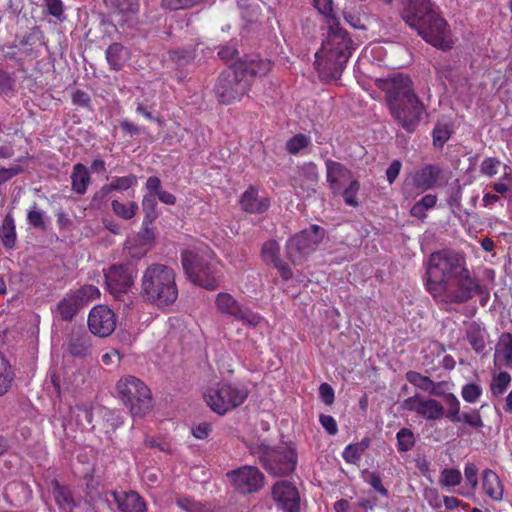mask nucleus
I'll list each match as a JSON object with an SVG mask.
<instances>
[{
	"label": "nucleus",
	"instance_id": "obj_30",
	"mask_svg": "<svg viewBox=\"0 0 512 512\" xmlns=\"http://www.w3.org/2000/svg\"><path fill=\"white\" fill-rule=\"evenodd\" d=\"M478 467L475 463L468 462L465 464L464 467V476L466 480V486L468 488H463L458 491V493L465 497L470 498L474 495L476 488L479 484V477H478Z\"/></svg>",
	"mask_w": 512,
	"mask_h": 512
},
{
	"label": "nucleus",
	"instance_id": "obj_61",
	"mask_svg": "<svg viewBox=\"0 0 512 512\" xmlns=\"http://www.w3.org/2000/svg\"><path fill=\"white\" fill-rule=\"evenodd\" d=\"M147 189L146 194H152V197L157 199L160 193H163L165 190L162 189L161 180L157 176H150L145 184Z\"/></svg>",
	"mask_w": 512,
	"mask_h": 512
},
{
	"label": "nucleus",
	"instance_id": "obj_11",
	"mask_svg": "<svg viewBox=\"0 0 512 512\" xmlns=\"http://www.w3.org/2000/svg\"><path fill=\"white\" fill-rule=\"evenodd\" d=\"M325 231L318 225H311L291 237L286 244V256L293 264L302 263L324 238Z\"/></svg>",
	"mask_w": 512,
	"mask_h": 512
},
{
	"label": "nucleus",
	"instance_id": "obj_52",
	"mask_svg": "<svg viewBox=\"0 0 512 512\" xmlns=\"http://www.w3.org/2000/svg\"><path fill=\"white\" fill-rule=\"evenodd\" d=\"M460 423L467 424L468 426L476 429L484 426L482 416L478 409H471L469 412L462 413Z\"/></svg>",
	"mask_w": 512,
	"mask_h": 512
},
{
	"label": "nucleus",
	"instance_id": "obj_46",
	"mask_svg": "<svg viewBox=\"0 0 512 512\" xmlns=\"http://www.w3.org/2000/svg\"><path fill=\"white\" fill-rule=\"evenodd\" d=\"M498 348L500 349L504 364L507 367L512 366V334L504 332L499 338Z\"/></svg>",
	"mask_w": 512,
	"mask_h": 512
},
{
	"label": "nucleus",
	"instance_id": "obj_1",
	"mask_svg": "<svg viewBox=\"0 0 512 512\" xmlns=\"http://www.w3.org/2000/svg\"><path fill=\"white\" fill-rule=\"evenodd\" d=\"M424 286L436 302L443 304L466 303L483 290L468 269L465 256L448 249L429 256Z\"/></svg>",
	"mask_w": 512,
	"mask_h": 512
},
{
	"label": "nucleus",
	"instance_id": "obj_29",
	"mask_svg": "<svg viewBox=\"0 0 512 512\" xmlns=\"http://www.w3.org/2000/svg\"><path fill=\"white\" fill-rule=\"evenodd\" d=\"M90 175L88 169L82 163H77L73 166L71 174L72 190L77 194H84L90 183Z\"/></svg>",
	"mask_w": 512,
	"mask_h": 512
},
{
	"label": "nucleus",
	"instance_id": "obj_57",
	"mask_svg": "<svg viewBox=\"0 0 512 512\" xmlns=\"http://www.w3.org/2000/svg\"><path fill=\"white\" fill-rule=\"evenodd\" d=\"M423 399L424 398H422L420 395L416 394L414 396L404 399L400 407L404 411L414 412L419 415Z\"/></svg>",
	"mask_w": 512,
	"mask_h": 512
},
{
	"label": "nucleus",
	"instance_id": "obj_60",
	"mask_svg": "<svg viewBox=\"0 0 512 512\" xmlns=\"http://www.w3.org/2000/svg\"><path fill=\"white\" fill-rule=\"evenodd\" d=\"M136 182L137 178L133 174L123 177H115L112 180V188H114L115 191H125L130 187L134 186Z\"/></svg>",
	"mask_w": 512,
	"mask_h": 512
},
{
	"label": "nucleus",
	"instance_id": "obj_45",
	"mask_svg": "<svg viewBox=\"0 0 512 512\" xmlns=\"http://www.w3.org/2000/svg\"><path fill=\"white\" fill-rule=\"evenodd\" d=\"M194 52L188 49L171 50L168 52V59L178 67H184L193 62Z\"/></svg>",
	"mask_w": 512,
	"mask_h": 512
},
{
	"label": "nucleus",
	"instance_id": "obj_20",
	"mask_svg": "<svg viewBox=\"0 0 512 512\" xmlns=\"http://www.w3.org/2000/svg\"><path fill=\"white\" fill-rule=\"evenodd\" d=\"M106 501L115 503L120 512H146L144 500L134 491H111Z\"/></svg>",
	"mask_w": 512,
	"mask_h": 512
},
{
	"label": "nucleus",
	"instance_id": "obj_26",
	"mask_svg": "<svg viewBox=\"0 0 512 512\" xmlns=\"http://www.w3.org/2000/svg\"><path fill=\"white\" fill-rule=\"evenodd\" d=\"M82 308V305L70 291L57 304L56 312L58 313L61 320L71 321Z\"/></svg>",
	"mask_w": 512,
	"mask_h": 512
},
{
	"label": "nucleus",
	"instance_id": "obj_64",
	"mask_svg": "<svg viewBox=\"0 0 512 512\" xmlns=\"http://www.w3.org/2000/svg\"><path fill=\"white\" fill-rule=\"evenodd\" d=\"M402 168V163L399 160H393L386 170V177L389 184H393L398 177Z\"/></svg>",
	"mask_w": 512,
	"mask_h": 512
},
{
	"label": "nucleus",
	"instance_id": "obj_5",
	"mask_svg": "<svg viewBox=\"0 0 512 512\" xmlns=\"http://www.w3.org/2000/svg\"><path fill=\"white\" fill-rule=\"evenodd\" d=\"M351 39L347 35L342 39H330L322 43L321 50L315 54V69L323 81L336 80L340 77L349 57L351 56Z\"/></svg>",
	"mask_w": 512,
	"mask_h": 512
},
{
	"label": "nucleus",
	"instance_id": "obj_28",
	"mask_svg": "<svg viewBox=\"0 0 512 512\" xmlns=\"http://www.w3.org/2000/svg\"><path fill=\"white\" fill-rule=\"evenodd\" d=\"M318 178L317 166L313 163H306L299 169L295 183L302 188L314 191Z\"/></svg>",
	"mask_w": 512,
	"mask_h": 512
},
{
	"label": "nucleus",
	"instance_id": "obj_21",
	"mask_svg": "<svg viewBox=\"0 0 512 512\" xmlns=\"http://www.w3.org/2000/svg\"><path fill=\"white\" fill-rule=\"evenodd\" d=\"M241 209L250 214H262L270 207V200L265 196L259 195V191L254 186H249L239 199Z\"/></svg>",
	"mask_w": 512,
	"mask_h": 512
},
{
	"label": "nucleus",
	"instance_id": "obj_63",
	"mask_svg": "<svg viewBox=\"0 0 512 512\" xmlns=\"http://www.w3.org/2000/svg\"><path fill=\"white\" fill-rule=\"evenodd\" d=\"M319 395L326 405L334 402V390L328 383H322L319 387Z\"/></svg>",
	"mask_w": 512,
	"mask_h": 512
},
{
	"label": "nucleus",
	"instance_id": "obj_18",
	"mask_svg": "<svg viewBox=\"0 0 512 512\" xmlns=\"http://www.w3.org/2000/svg\"><path fill=\"white\" fill-rule=\"evenodd\" d=\"M441 169L437 165L428 164L415 170L405 181V187L411 185L415 190L423 193L432 189L439 180Z\"/></svg>",
	"mask_w": 512,
	"mask_h": 512
},
{
	"label": "nucleus",
	"instance_id": "obj_7",
	"mask_svg": "<svg viewBox=\"0 0 512 512\" xmlns=\"http://www.w3.org/2000/svg\"><path fill=\"white\" fill-rule=\"evenodd\" d=\"M116 390L133 417L141 418L152 410V393L139 378L132 375L120 378Z\"/></svg>",
	"mask_w": 512,
	"mask_h": 512
},
{
	"label": "nucleus",
	"instance_id": "obj_56",
	"mask_svg": "<svg viewBox=\"0 0 512 512\" xmlns=\"http://www.w3.org/2000/svg\"><path fill=\"white\" fill-rule=\"evenodd\" d=\"M450 385L447 381L435 382L432 380L428 394L435 397H441L443 400L450 395Z\"/></svg>",
	"mask_w": 512,
	"mask_h": 512
},
{
	"label": "nucleus",
	"instance_id": "obj_37",
	"mask_svg": "<svg viewBox=\"0 0 512 512\" xmlns=\"http://www.w3.org/2000/svg\"><path fill=\"white\" fill-rule=\"evenodd\" d=\"M113 212L124 220L132 219L138 212L139 206L136 202L132 201L124 204L118 200H113L111 203Z\"/></svg>",
	"mask_w": 512,
	"mask_h": 512
},
{
	"label": "nucleus",
	"instance_id": "obj_32",
	"mask_svg": "<svg viewBox=\"0 0 512 512\" xmlns=\"http://www.w3.org/2000/svg\"><path fill=\"white\" fill-rule=\"evenodd\" d=\"M512 377L507 371L493 373L489 384L490 392L494 397L502 396L509 388Z\"/></svg>",
	"mask_w": 512,
	"mask_h": 512
},
{
	"label": "nucleus",
	"instance_id": "obj_43",
	"mask_svg": "<svg viewBox=\"0 0 512 512\" xmlns=\"http://www.w3.org/2000/svg\"><path fill=\"white\" fill-rule=\"evenodd\" d=\"M482 394L483 388L474 382L466 383L461 388L462 399L470 404L476 403L482 397Z\"/></svg>",
	"mask_w": 512,
	"mask_h": 512
},
{
	"label": "nucleus",
	"instance_id": "obj_25",
	"mask_svg": "<svg viewBox=\"0 0 512 512\" xmlns=\"http://www.w3.org/2000/svg\"><path fill=\"white\" fill-rule=\"evenodd\" d=\"M243 77L250 81L255 77H262L269 73L272 64L267 59L253 58L244 62H238L234 65Z\"/></svg>",
	"mask_w": 512,
	"mask_h": 512
},
{
	"label": "nucleus",
	"instance_id": "obj_50",
	"mask_svg": "<svg viewBox=\"0 0 512 512\" xmlns=\"http://www.w3.org/2000/svg\"><path fill=\"white\" fill-rule=\"evenodd\" d=\"M40 2L47 15L62 20L64 15V3L62 0H40Z\"/></svg>",
	"mask_w": 512,
	"mask_h": 512
},
{
	"label": "nucleus",
	"instance_id": "obj_13",
	"mask_svg": "<svg viewBox=\"0 0 512 512\" xmlns=\"http://www.w3.org/2000/svg\"><path fill=\"white\" fill-rule=\"evenodd\" d=\"M327 181L334 195L343 196L345 202L352 206V173L343 164L327 160Z\"/></svg>",
	"mask_w": 512,
	"mask_h": 512
},
{
	"label": "nucleus",
	"instance_id": "obj_22",
	"mask_svg": "<svg viewBox=\"0 0 512 512\" xmlns=\"http://www.w3.org/2000/svg\"><path fill=\"white\" fill-rule=\"evenodd\" d=\"M314 7L323 15L325 22L328 24L327 36L330 39H344L348 33L339 27V23L335 18L332 7V0H313Z\"/></svg>",
	"mask_w": 512,
	"mask_h": 512
},
{
	"label": "nucleus",
	"instance_id": "obj_31",
	"mask_svg": "<svg viewBox=\"0 0 512 512\" xmlns=\"http://www.w3.org/2000/svg\"><path fill=\"white\" fill-rule=\"evenodd\" d=\"M445 415L444 406L434 398L423 399L419 416L426 420H440Z\"/></svg>",
	"mask_w": 512,
	"mask_h": 512
},
{
	"label": "nucleus",
	"instance_id": "obj_4",
	"mask_svg": "<svg viewBox=\"0 0 512 512\" xmlns=\"http://www.w3.org/2000/svg\"><path fill=\"white\" fill-rule=\"evenodd\" d=\"M141 296L159 308L172 305L178 298L175 271L164 264L149 265L141 279Z\"/></svg>",
	"mask_w": 512,
	"mask_h": 512
},
{
	"label": "nucleus",
	"instance_id": "obj_36",
	"mask_svg": "<svg viewBox=\"0 0 512 512\" xmlns=\"http://www.w3.org/2000/svg\"><path fill=\"white\" fill-rule=\"evenodd\" d=\"M463 480L462 473L457 468H444L439 477L442 487L453 488L459 486Z\"/></svg>",
	"mask_w": 512,
	"mask_h": 512
},
{
	"label": "nucleus",
	"instance_id": "obj_47",
	"mask_svg": "<svg viewBox=\"0 0 512 512\" xmlns=\"http://www.w3.org/2000/svg\"><path fill=\"white\" fill-rule=\"evenodd\" d=\"M156 207L157 202L156 199L152 197V194H145L142 199V209L145 213V224H152L157 219L158 213L156 211Z\"/></svg>",
	"mask_w": 512,
	"mask_h": 512
},
{
	"label": "nucleus",
	"instance_id": "obj_10",
	"mask_svg": "<svg viewBox=\"0 0 512 512\" xmlns=\"http://www.w3.org/2000/svg\"><path fill=\"white\" fill-rule=\"evenodd\" d=\"M250 89V79L243 77L235 66L222 72L214 92L219 102L231 104L240 100Z\"/></svg>",
	"mask_w": 512,
	"mask_h": 512
},
{
	"label": "nucleus",
	"instance_id": "obj_17",
	"mask_svg": "<svg viewBox=\"0 0 512 512\" xmlns=\"http://www.w3.org/2000/svg\"><path fill=\"white\" fill-rule=\"evenodd\" d=\"M63 348L73 358H88L93 351L92 337L84 330L72 329L66 337Z\"/></svg>",
	"mask_w": 512,
	"mask_h": 512
},
{
	"label": "nucleus",
	"instance_id": "obj_16",
	"mask_svg": "<svg viewBox=\"0 0 512 512\" xmlns=\"http://www.w3.org/2000/svg\"><path fill=\"white\" fill-rule=\"evenodd\" d=\"M115 313L105 305H98L91 309L88 316V327L92 334L107 337L116 328Z\"/></svg>",
	"mask_w": 512,
	"mask_h": 512
},
{
	"label": "nucleus",
	"instance_id": "obj_49",
	"mask_svg": "<svg viewBox=\"0 0 512 512\" xmlns=\"http://www.w3.org/2000/svg\"><path fill=\"white\" fill-rule=\"evenodd\" d=\"M362 479L368 483L380 495L387 497L388 490L382 484L380 475L377 472L364 470L362 472Z\"/></svg>",
	"mask_w": 512,
	"mask_h": 512
},
{
	"label": "nucleus",
	"instance_id": "obj_33",
	"mask_svg": "<svg viewBox=\"0 0 512 512\" xmlns=\"http://www.w3.org/2000/svg\"><path fill=\"white\" fill-rule=\"evenodd\" d=\"M15 373L5 356L0 353V397L5 395L14 381Z\"/></svg>",
	"mask_w": 512,
	"mask_h": 512
},
{
	"label": "nucleus",
	"instance_id": "obj_54",
	"mask_svg": "<svg viewBox=\"0 0 512 512\" xmlns=\"http://www.w3.org/2000/svg\"><path fill=\"white\" fill-rule=\"evenodd\" d=\"M202 0H161V7L167 10L175 11L192 8Z\"/></svg>",
	"mask_w": 512,
	"mask_h": 512
},
{
	"label": "nucleus",
	"instance_id": "obj_9",
	"mask_svg": "<svg viewBox=\"0 0 512 512\" xmlns=\"http://www.w3.org/2000/svg\"><path fill=\"white\" fill-rule=\"evenodd\" d=\"M182 267L188 279L207 290L218 287L217 265L205 253L196 250H186L181 255Z\"/></svg>",
	"mask_w": 512,
	"mask_h": 512
},
{
	"label": "nucleus",
	"instance_id": "obj_35",
	"mask_svg": "<svg viewBox=\"0 0 512 512\" xmlns=\"http://www.w3.org/2000/svg\"><path fill=\"white\" fill-rule=\"evenodd\" d=\"M0 238L4 247L13 248L16 242L14 219L11 214L6 215L0 228Z\"/></svg>",
	"mask_w": 512,
	"mask_h": 512
},
{
	"label": "nucleus",
	"instance_id": "obj_38",
	"mask_svg": "<svg viewBox=\"0 0 512 512\" xmlns=\"http://www.w3.org/2000/svg\"><path fill=\"white\" fill-rule=\"evenodd\" d=\"M46 214L39 208L38 204L34 202L28 209L27 221L34 228L46 230Z\"/></svg>",
	"mask_w": 512,
	"mask_h": 512
},
{
	"label": "nucleus",
	"instance_id": "obj_15",
	"mask_svg": "<svg viewBox=\"0 0 512 512\" xmlns=\"http://www.w3.org/2000/svg\"><path fill=\"white\" fill-rule=\"evenodd\" d=\"M217 309L224 314L232 316L234 319L241 321L250 326H257L261 317L249 309L243 307L231 294L221 292L215 299Z\"/></svg>",
	"mask_w": 512,
	"mask_h": 512
},
{
	"label": "nucleus",
	"instance_id": "obj_53",
	"mask_svg": "<svg viewBox=\"0 0 512 512\" xmlns=\"http://www.w3.org/2000/svg\"><path fill=\"white\" fill-rule=\"evenodd\" d=\"M176 503L179 508L187 512H210L201 502L187 497L178 498Z\"/></svg>",
	"mask_w": 512,
	"mask_h": 512
},
{
	"label": "nucleus",
	"instance_id": "obj_24",
	"mask_svg": "<svg viewBox=\"0 0 512 512\" xmlns=\"http://www.w3.org/2000/svg\"><path fill=\"white\" fill-rule=\"evenodd\" d=\"M481 486L484 494L492 501L500 502L503 499L504 486L495 471L490 468L483 470Z\"/></svg>",
	"mask_w": 512,
	"mask_h": 512
},
{
	"label": "nucleus",
	"instance_id": "obj_44",
	"mask_svg": "<svg viewBox=\"0 0 512 512\" xmlns=\"http://www.w3.org/2000/svg\"><path fill=\"white\" fill-rule=\"evenodd\" d=\"M71 292L77 298L82 307L86 306L90 301L97 299L100 294L98 288L94 285H84Z\"/></svg>",
	"mask_w": 512,
	"mask_h": 512
},
{
	"label": "nucleus",
	"instance_id": "obj_51",
	"mask_svg": "<svg viewBox=\"0 0 512 512\" xmlns=\"http://www.w3.org/2000/svg\"><path fill=\"white\" fill-rule=\"evenodd\" d=\"M467 340L476 353H482L486 347L484 336L479 328L467 331Z\"/></svg>",
	"mask_w": 512,
	"mask_h": 512
},
{
	"label": "nucleus",
	"instance_id": "obj_59",
	"mask_svg": "<svg viewBox=\"0 0 512 512\" xmlns=\"http://www.w3.org/2000/svg\"><path fill=\"white\" fill-rule=\"evenodd\" d=\"M308 138L303 134H297L288 140L286 147L291 154H297L308 145Z\"/></svg>",
	"mask_w": 512,
	"mask_h": 512
},
{
	"label": "nucleus",
	"instance_id": "obj_8",
	"mask_svg": "<svg viewBox=\"0 0 512 512\" xmlns=\"http://www.w3.org/2000/svg\"><path fill=\"white\" fill-rule=\"evenodd\" d=\"M248 395L249 389L245 384L221 381L206 390L204 399L212 411L224 415L242 405Z\"/></svg>",
	"mask_w": 512,
	"mask_h": 512
},
{
	"label": "nucleus",
	"instance_id": "obj_14",
	"mask_svg": "<svg viewBox=\"0 0 512 512\" xmlns=\"http://www.w3.org/2000/svg\"><path fill=\"white\" fill-rule=\"evenodd\" d=\"M233 487L243 493H254L264 485V475L255 466H243L227 473Z\"/></svg>",
	"mask_w": 512,
	"mask_h": 512
},
{
	"label": "nucleus",
	"instance_id": "obj_12",
	"mask_svg": "<svg viewBox=\"0 0 512 512\" xmlns=\"http://www.w3.org/2000/svg\"><path fill=\"white\" fill-rule=\"evenodd\" d=\"M137 276V267L133 261H125L112 265L105 273V282L108 291L119 298L134 284Z\"/></svg>",
	"mask_w": 512,
	"mask_h": 512
},
{
	"label": "nucleus",
	"instance_id": "obj_23",
	"mask_svg": "<svg viewBox=\"0 0 512 512\" xmlns=\"http://www.w3.org/2000/svg\"><path fill=\"white\" fill-rule=\"evenodd\" d=\"M280 246L275 240H268L262 245L261 256L266 263H272L278 269L281 277L288 280L292 277L290 267L280 257Z\"/></svg>",
	"mask_w": 512,
	"mask_h": 512
},
{
	"label": "nucleus",
	"instance_id": "obj_41",
	"mask_svg": "<svg viewBox=\"0 0 512 512\" xmlns=\"http://www.w3.org/2000/svg\"><path fill=\"white\" fill-rule=\"evenodd\" d=\"M447 405V411H445L444 417L449 419L452 423H460V408L461 403L454 393H450L447 398L444 399Z\"/></svg>",
	"mask_w": 512,
	"mask_h": 512
},
{
	"label": "nucleus",
	"instance_id": "obj_6",
	"mask_svg": "<svg viewBox=\"0 0 512 512\" xmlns=\"http://www.w3.org/2000/svg\"><path fill=\"white\" fill-rule=\"evenodd\" d=\"M247 448L270 475L287 476L296 468L297 454L291 446H271L265 441H257L247 444Z\"/></svg>",
	"mask_w": 512,
	"mask_h": 512
},
{
	"label": "nucleus",
	"instance_id": "obj_48",
	"mask_svg": "<svg viewBox=\"0 0 512 512\" xmlns=\"http://www.w3.org/2000/svg\"><path fill=\"white\" fill-rule=\"evenodd\" d=\"M405 377L410 384L428 393L432 383V379L430 377L422 375L421 373L413 370L406 372Z\"/></svg>",
	"mask_w": 512,
	"mask_h": 512
},
{
	"label": "nucleus",
	"instance_id": "obj_62",
	"mask_svg": "<svg viewBox=\"0 0 512 512\" xmlns=\"http://www.w3.org/2000/svg\"><path fill=\"white\" fill-rule=\"evenodd\" d=\"M14 88V80L4 71L0 70V94L8 96Z\"/></svg>",
	"mask_w": 512,
	"mask_h": 512
},
{
	"label": "nucleus",
	"instance_id": "obj_42",
	"mask_svg": "<svg viewBox=\"0 0 512 512\" xmlns=\"http://www.w3.org/2000/svg\"><path fill=\"white\" fill-rule=\"evenodd\" d=\"M106 5L118 13L134 14L139 9L138 0H104Z\"/></svg>",
	"mask_w": 512,
	"mask_h": 512
},
{
	"label": "nucleus",
	"instance_id": "obj_58",
	"mask_svg": "<svg viewBox=\"0 0 512 512\" xmlns=\"http://www.w3.org/2000/svg\"><path fill=\"white\" fill-rule=\"evenodd\" d=\"M501 162L494 157L485 158L480 166V172L488 177H492L497 174L498 168Z\"/></svg>",
	"mask_w": 512,
	"mask_h": 512
},
{
	"label": "nucleus",
	"instance_id": "obj_34",
	"mask_svg": "<svg viewBox=\"0 0 512 512\" xmlns=\"http://www.w3.org/2000/svg\"><path fill=\"white\" fill-rule=\"evenodd\" d=\"M106 59L111 69L120 70L125 63V48L120 43L111 44L106 50Z\"/></svg>",
	"mask_w": 512,
	"mask_h": 512
},
{
	"label": "nucleus",
	"instance_id": "obj_3",
	"mask_svg": "<svg viewBox=\"0 0 512 512\" xmlns=\"http://www.w3.org/2000/svg\"><path fill=\"white\" fill-rule=\"evenodd\" d=\"M401 17L427 43L442 50L452 48L447 22L430 0H404Z\"/></svg>",
	"mask_w": 512,
	"mask_h": 512
},
{
	"label": "nucleus",
	"instance_id": "obj_19",
	"mask_svg": "<svg viewBox=\"0 0 512 512\" xmlns=\"http://www.w3.org/2000/svg\"><path fill=\"white\" fill-rule=\"evenodd\" d=\"M272 496L285 512H299V493L290 482H277L272 488Z\"/></svg>",
	"mask_w": 512,
	"mask_h": 512
},
{
	"label": "nucleus",
	"instance_id": "obj_40",
	"mask_svg": "<svg viewBox=\"0 0 512 512\" xmlns=\"http://www.w3.org/2000/svg\"><path fill=\"white\" fill-rule=\"evenodd\" d=\"M451 135L452 129L448 124L437 123L432 131L433 145L437 148H443Z\"/></svg>",
	"mask_w": 512,
	"mask_h": 512
},
{
	"label": "nucleus",
	"instance_id": "obj_27",
	"mask_svg": "<svg viewBox=\"0 0 512 512\" xmlns=\"http://www.w3.org/2000/svg\"><path fill=\"white\" fill-rule=\"evenodd\" d=\"M51 485L53 497L59 509L62 512H71L76 507V503L70 490L66 486L60 485L57 480H53Z\"/></svg>",
	"mask_w": 512,
	"mask_h": 512
},
{
	"label": "nucleus",
	"instance_id": "obj_39",
	"mask_svg": "<svg viewBox=\"0 0 512 512\" xmlns=\"http://www.w3.org/2000/svg\"><path fill=\"white\" fill-rule=\"evenodd\" d=\"M397 450L401 453L410 451L416 443L414 433L409 428H401L396 434Z\"/></svg>",
	"mask_w": 512,
	"mask_h": 512
},
{
	"label": "nucleus",
	"instance_id": "obj_55",
	"mask_svg": "<svg viewBox=\"0 0 512 512\" xmlns=\"http://www.w3.org/2000/svg\"><path fill=\"white\" fill-rule=\"evenodd\" d=\"M72 413L75 415L76 421L80 426L86 427L92 424L93 412L88 406H77Z\"/></svg>",
	"mask_w": 512,
	"mask_h": 512
},
{
	"label": "nucleus",
	"instance_id": "obj_2",
	"mask_svg": "<svg viewBox=\"0 0 512 512\" xmlns=\"http://www.w3.org/2000/svg\"><path fill=\"white\" fill-rule=\"evenodd\" d=\"M375 84L385 93L392 117L407 132H413L421 121L425 107L414 91L411 78L397 73L391 77L376 79Z\"/></svg>",
	"mask_w": 512,
	"mask_h": 512
}]
</instances>
